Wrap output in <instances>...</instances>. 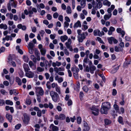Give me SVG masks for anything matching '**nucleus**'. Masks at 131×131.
<instances>
[{
  "mask_svg": "<svg viewBox=\"0 0 131 131\" xmlns=\"http://www.w3.org/2000/svg\"><path fill=\"white\" fill-rule=\"evenodd\" d=\"M111 108V104L108 102L102 103L100 110V112L102 114H107L108 110Z\"/></svg>",
  "mask_w": 131,
  "mask_h": 131,
  "instance_id": "obj_1",
  "label": "nucleus"
},
{
  "mask_svg": "<svg viewBox=\"0 0 131 131\" xmlns=\"http://www.w3.org/2000/svg\"><path fill=\"white\" fill-rule=\"evenodd\" d=\"M52 100L55 102L57 101L59 99V96L58 93L56 92L53 91H51L50 93Z\"/></svg>",
  "mask_w": 131,
  "mask_h": 131,
  "instance_id": "obj_2",
  "label": "nucleus"
},
{
  "mask_svg": "<svg viewBox=\"0 0 131 131\" xmlns=\"http://www.w3.org/2000/svg\"><path fill=\"white\" fill-rule=\"evenodd\" d=\"M91 110L93 111L92 113L94 115H98L99 114V110L96 108L95 106H92L90 108Z\"/></svg>",
  "mask_w": 131,
  "mask_h": 131,
  "instance_id": "obj_3",
  "label": "nucleus"
},
{
  "mask_svg": "<svg viewBox=\"0 0 131 131\" xmlns=\"http://www.w3.org/2000/svg\"><path fill=\"white\" fill-rule=\"evenodd\" d=\"M72 42V41L70 38H69L67 41V42L65 43V45L67 49H69L71 51H73V49L72 46H70Z\"/></svg>",
  "mask_w": 131,
  "mask_h": 131,
  "instance_id": "obj_4",
  "label": "nucleus"
},
{
  "mask_svg": "<svg viewBox=\"0 0 131 131\" xmlns=\"http://www.w3.org/2000/svg\"><path fill=\"white\" fill-rule=\"evenodd\" d=\"M25 75L29 78H32L34 75V73L31 71H28L25 72Z\"/></svg>",
  "mask_w": 131,
  "mask_h": 131,
  "instance_id": "obj_5",
  "label": "nucleus"
},
{
  "mask_svg": "<svg viewBox=\"0 0 131 131\" xmlns=\"http://www.w3.org/2000/svg\"><path fill=\"white\" fill-rule=\"evenodd\" d=\"M108 40L109 43L110 44L112 43V41L113 42L114 44H116L118 42L117 40L113 37H111L108 38Z\"/></svg>",
  "mask_w": 131,
  "mask_h": 131,
  "instance_id": "obj_6",
  "label": "nucleus"
},
{
  "mask_svg": "<svg viewBox=\"0 0 131 131\" xmlns=\"http://www.w3.org/2000/svg\"><path fill=\"white\" fill-rule=\"evenodd\" d=\"M24 119L23 120V122L26 125H27L29 123L30 119L29 116L26 115H24Z\"/></svg>",
  "mask_w": 131,
  "mask_h": 131,
  "instance_id": "obj_7",
  "label": "nucleus"
},
{
  "mask_svg": "<svg viewBox=\"0 0 131 131\" xmlns=\"http://www.w3.org/2000/svg\"><path fill=\"white\" fill-rule=\"evenodd\" d=\"M36 89L37 91H38L39 95L42 96L44 94V91L41 87H38Z\"/></svg>",
  "mask_w": 131,
  "mask_h": 131,
  "instance_id": "obj_8",
  "label": "nucleus"
},
{
  "mask_svg": "<svg viewBox=\"0 0 131 131\" xmlns=\"http://www.w3.org/2000/svg\"><path fill=\"white\" fill-rule=\"evenodd\" d=\"M116 31L117 33H120L122 35V37H123L125 34V32L124 30H122L121 28H118L116 29Z\"/></svg>",
  "mask_w": 131,
  "mask_h": 131,
  "instance_id": "obj_9",
  "label": "nucleus"
},
{
  "mask_svg": "<svg viewBox=\"0 0 131 131\" xmlns=\"http://www.w3.org/2000/svg\"><path fill=\"white\" fill-rule=\"evenodd\" d=\"M84 129L83 130V131H89L90 129V128L89 126L87 123L84 122Z\"/></svg>",
  "mask_w": 131,
  "mask_h": 131,
  "instance_id": "obj_10",
  "label": "nucleus"
},
{
  "mask_svg": "<svg viewBox=\"0 0 131 131\" xmlns=\"http://www.w3.org/2000/svg\"><path fill=\"white\" fill-rule=\"evenodd\" d=\"M96 69V67L93 65L89 66V70L90 72L92 74L94 73V71Z\"/></svg>",
  "mask_w": 131,
  "mask_h": 131,
  "instance_id": "obj_11",
  "label": "nucleus"
},
{
  "mask_svg": "<svg viewBox=\"0 0 131 131\" xmlns=\"http://www.w3.org/2000/svg\"><path fill=\"white\" fill-rule=\"evenodd\" d=\"M23 67L25 72L30 70V69L27 64L24 63L23 65Z\"/></svg>",
  "mask_w": 131,
  "mask_h": 131,
  "instance_id": "obj_12",
  "label": "nucleus"
},
{
  "mask_svg": "<svg viewBox=\"0 0 131 131\" xmlns=\"http://www.w3.org/2000/svg\"><path fill=\"white\" fill-rule=\"evenodd\" d=\"M50 127L51 128L53 131H58L59 130V128L58 127L54 126L53 124H51Z\"/></svg>",
  "mask_w": 131,
  "mask_h": 131,
  "instance_id": "obj_13",
  "label": "nucleus"
},
{
  "mask_svg": "<svg viewBox=\"0 0 131 131\" xmlns=\"http://www.w3.org/2000/svg\"><path fill=\"white\" fill-rule=\"evenodd\" d=\"M17 27L19 29H21L23 30H25L26 29V27L25 26L21 24H18L17 26Z\"/></svg>",
  "mask_w": 131,
  "mask_h": 131,
  "instance_id": "obj_14",
  "label": "nucleus"
},
{
  "mask_svg": "<svg viewBox=\"0 0 131 131\" xmlns=\"http://www.w3.org/2000/svg\"><path fill=\"white\" fill-rule=\"evenodd\" d=\"M6 118L8 120L10 123L12 122V116L9 114H7L6 116Z\"/></svg>",
  "mask_w": 131,
  "mask_h": 131,
  "instance_id": "obj_15",
  "label": "nucleus"
},
{
  "mask_svg": "<svg viewBox=\"0 0 131 131\" xmlns=\"http://www.w3.org/2000/svg\"><path fill=\"white\" fill-rule=\"evenodd\" d=\"M89 61V59L88 58V57H85L83 60V66L84 68L86 67V65L85 63H87Z\"/></svg>",
  "mask_w": 131,
  "mask_h": 131,
  "instance_id": "obj_16",
  "label": "nucleus"
},
{
  "mask_svg": "<svg viewBox=\"0 0 131 131\" xmlns=\"http://www.w3.org/2000/svg\"><path fill=\"white\" fill-rule=\"evenodd\" d=\"M71 70L73 72V74L78 73L79 71V68L76 67H72Z\"/></svg>",
  "mask_w": 131,
  "mask_h": 131,
  "instance_id": "obj_17",
  "label": "nucleus"
},
{
  "mask_svg": "<svg viewBox=\"0 0 131 131\" xmlns=\"http://www.w3.org/2000/svg\"><path fill=\"white\" fill-rule=\"evenodd\" d=\"M9 3L10 4V5L12 7H13L15 8H16L17 6V1H16L12 2L9 1Z\"/></svg>",
  "mask_w": 131,
  "mask_h": 131,
  "instance_id": "obj_18",
  "label": "nucleus"
},
{
  "mask_svg": "<svg viewBox=\"0 0 131 131\" xmlns=\"http://www.w3.org/2000/svg\"><path fill=\"white\" fill-rule=\"evenodd\" d=\"M60 39L62 42H64L68 39V37L66 35L61 36L60 37Z\"/></svg>",
  "mask_w": 131,
  "mask_h": 131,
  "instance_id": "obj_19",
  "label": "nucleus"
},
{
  "mask_svg": "<svg viewBox=\"0 0 131 131\" xmlns=\"http://www.w3.org/2000/svg\"><path fill=\"white\" fill-rule=\"evenodd\" d=\"M81 27V22L79 20H78L75 23L73 27L74 28L75 27Z\"/></svg>",
  "mask_w": 131,
  "mask_h": 131,
  "instance_id": "obj_20",
  "label": "nucleus"
},
{
  "mask_svg": "<svg viewBox=\"0 0 131 131\" xmlns=\"http://www.w3.org/2000/svg\"><path fill=\"white\" fill-rule=\"evenodd\" d=\"M35 54L37 57V59L38 61H39L40 60V58L39 56V51L37 50H36L35 51Z\"/></svg>",
  "mask_w": 131,
  "mask_h": 131,
  "instance_id": "obj_21",
  "label": "nucleus"
},
{
  "mask_svg": "<svg viewBox=\"0 0 131 131\" xmlns=\"http://www.w3.org/2000/svg\"><path fill=\"white\" fill-rule=\"evenodd\" d=\"M102 6V3L101 2H99L97 4L96 6H95V8L97 10L98 8H100Z\"/></svg>",
  "mask_w": 131,
  "mask_h": 131,
  "instance_id": "obj_22",
  "label": "nucleus"
},
{
  "mask_svg": "<svg viewBox=\"0 0 131 131\" xmlns=\"http://www.w3.org/2000/svg\"><path fill=\"white\" fill-rule=\"evenodd\" d=\"M103 3L104 5L107 6L108 7L110 6L111 4L110 2L108 1L107 0H104Z\"/></svg>",
  "mask_w": 131,
  "mask_h": 131,
  "instance_id": "obj_23",
  "label": "nucleus"
},
{
  "mask_svg": "<svg viewBox=\"0 0 131 131\" xmlns=\"http://www.w3.org/2000/svg\"><path fill=\"white\" fill-rule=\"evenodd\" d=\"M8 27L7 25L6 24H1L0 25V28L4 30H6L7 28Z\"/></svg>",
  "mask_w": 131,
  "mask_h": 131,
  "instance_id": "obj_24",
  "label": "nucleus"
},
{
  "mask_svg": "<svg viewBox=\"0 0 131 131\" xmlns=\"http://www.w3.org/2000/svg\"><path fill=\"white\" fill-rule=\"evenodd\" d=\"M131 63V60H129L125 62L123 64V66L125 67H127L128 65Z\"/></svg>",
  "mask_w": 131,
  "mask_h": 131,
  "instance_id": "obj_25",
  "label": "nucleus"
},
{
  "mask_svg": "<svg viewBox=\"0 0 131 131\" xmlns=\"http://www.w3.org/2000/svg\"><path fill=\"white\" fill-rule=\"evenodd\" d=\"M86 0H82L81 2V7L83 8L86 5Z\"/></svg>",
  "mask_w": 131,
  "mask_h": 131,
  "instance_id": "obj_26",
  "label": "nucleus"
},
{
  "mask_svg": "<svg viewBox=\"0 0 131 131\" xmlns=\"http://www.w3.org/2000/svg\"><path fill=\"white\" fill-rule=\"evenodd\" d=\"M118 122L119 123L121 124L122 125L124 124V123L123 121V118L122 117L119 116L118 119Z\"/></svg>",
  "mask_w": 131,
  "mask_h": 131,
  "instance_id": "obj_27",
  "label": "nucleus"
},
{
  "mask_svg": "<svg viewBox=\"0 0 131 131\" xmlns=\"http://www.w3.org/2000/svg\"><path fill=\"white\" fill-rule=\"evenodd\" d=\"M5 102L7 105H12L13 104V102L9 100H6Z\"/></svg>",
  "mask_w": 131,
  "mask_h": 131,
  "instance_id": "obj_28",
  "label": "nucleus"
},
{
  "mask_svg": "<svg viewBox=\"0 0 131 131\" xmlns=\"http://www.w3.org/2000/svg\"><path fill=\"white\" fill-rule=\"evenodd\" d=\"M104 122L105 124L106 125H107L110 124L111 122V120H110L108 119H105L104 120Z\"/></svg>",
  "mask_w": 131,
  "mask_h": 131,
  "instance_id": "obj_29",
  "label": "nucleus"
},
{
  "mask_svg": "<svg viewBox=\"0 0 131 131\" xmlns=\"http://www.w3.org/2000/svg\"><path fill=\"white\" fill-rule=\"evenodd\" d=\"M66 116L64 114H61L59 115V120H62L66 118Z\"/></svg>",
  "mask_w": 131,
  "mask_h": 131,
  "instance_id": "obj_30",
  "label": "nucleus"
},
{
  "mask_svg": "<svg viewBox=\"0 0 131 131\" xmlns=\"http://www.w3.org/2000/svg\"><path fill=\"white\" fill-rule=\"evenodd\" d=\"M30 58L35 63H36L37 61V58H36V57L34 55H31L30 56Z\"/></svg>",
  "mask_w": 131,
  "mask_h": 131,
  "instance_id": "obj_31",
  "label": "nucleus"
},
{
  "mask_svg": "<svg viewBox=\"0 0 131 131\" xmlns=\"http://www.w3.org/2000/svg\"><path fill=\"white\" fill-rule=\"evenodd\" d=\"M111 16V14H109V15H105L104 16V18L105 20H107L109 19Z\"/></svg>",
  "mask_w": 131,
  "mask_h": 131,
  "instance_id": "obj_32",
  "label": "nucleus"
},
{
  "mask_svg": "<svg viewBox=\"0 0 131 131\" xmlns=\"http://www.w3.org/2000/svg\"><path fill=\"white\" fill-rule=\"evenodd\" d=\"M9 40V36H6L5 38H3L2 40L3 41V43L5 42V40L8 41Z\"/></svg>",
  "mask_w": 131,
  "mask_h": 131,
  "instance_id": "obj_33",
  "label": "nucleus"
},
{
  "mask_svg": "<svg viewBox=\"0 0 131 131\" xmlns=\"http://www.w3.org/2000/svg\"><path fill=\"white\" fill-rule=\"evenodd\" d=\"M40 51L42 55H45L46 52V49L45 48H43L40 50Z\"/></svg>",
  "mask_w": 131,
  "mask_h": 131,
  "instance_id": "obj_34",
  "label": "nucleus"
},
{
  "mask_svg": "<svg viewBox=\"0 0 131 131\" xmlns=\"http://www.w3.org/2000/svg\"><path fill=\"white\" fill-rule=\"evenodd\" d=\"M114 107L116 112H118L119 111V108L118 106L116 104H114L113 105Z\"/></svg>",
  "mask_w": 131,
  "mask_h": 131,
  "instance_id": "obj_35",
  "label": "nucleus"
},
{
  "mask_svg": "<svg viewBox=\"0 0 131 131\" xmlns=\"http://www.w3.org/2000/svg\"><path fill=\"white\" fill-rule=\"evenodd\" d=\"M122 101L120 102L119 104L121 105H124L125 104V101H124V98L123 95L122 96Z\"/></svg>",
  "mask_w": 131,
  "mask_h": 131,
  "instance_id": "obj_36",
  "label": "nucleus"
},
{
  "mask_svg": "<svg viewBox=\"0 0 131 131\" xmlns=\"http://www.w3.org/2000/svg\"><path fill=\"white\" fill-rule=\"evenodd\" d=\"M66 12L67 14H70L71 13V10L70 7L68 6L67 7Z\"/></svg>",
  "mask_w": 131,
  "mask_h": 131,
  "instance_id": "obj_37",
  "label": "nucleus"
},
{
  "mask_svg": "<svg viewBox=\"0 0 131 131\" xmlns=\"http://www.w3.org/2000/svg\"><path fill=\"white\" fill-rule=\"evenodd\" d=\"M43 62L45 65L46 66L45 69H47L48 66H49V62L47 60H45Z\"/></svg>",
  "mask_w": 131,
  "mask_h": 131,
  "instance_id": "obj_38",
  "label": "nucleus"
},
{
  "mask_svg": "<svg viewBox=\"0 0 131 131\" xmlns=\"http://www.w3.org/2000/svg\"><path fill=\"white\" fill-rule=\"evenodd\" d=\"M77 123L79 124H81V118L80 117H78L77 119Z\"/></svg>",
  "mask_w": 131,
  "mask_h": 131,
  "instance_id": "obj_39",
  "label": "nucleus"
},
{
  "mask_svg": "<svg viewBox=\"0 0 131 131\" xmlns=\"http://www.w3.org/2000/svg\"><path fill=\"white\" fill-rule=\"evenodd\" d=\"M26 102L27 104L30 105L31 103V101L30 99L28 98L26 99Z\"/></svg>",
  "mask_w": 131,
  "mask_h": 131,
  "instance_id": "obj_40",
  "label": "nucleus"
},
{
  "mask_svg": "<svg viewBox=\"0 0 131 131\" xmlns=\"http://www.w3.org/2000/svg\"><path fill=\"white\" fill-rule=\"evenodd\" d=\"M97 39L98 41L100 42V43L103 44L104 43V42L102 40L101 38L99 37H97Z\"/></svg>",
  "mask_w": 131,
  "mask_h": 131,
  "instance_id": "obj_41",
  "label": "nucleus"
},
{
  "mask_svg": "<svg viewBox=\"0 0 131 131\" xmlns=\"http://www.w3.org/2000/svg\"><path fill=\"white\" fill-rule=\"evenodd\" d=\"M5 101L4 100L2 99H0V106H2L4 105L5 104Z\"/></svg>",
  "mask_w": 131,
  "mask_h": 131,
  "instance_id": "obj_42",
  "label": "nucleus"
},
{
  "mask_svg": "<svg viewBox=\"0 0 131 131\" xmlns=\"http://www.w3.org/2000/svg\"><path fill=\"white\" fill-rule=\"evenodd\" d=\"M83 89L84 91L87 93L89 89L86 86H84L83 87Z\"/></svg>",
  "mask_w": 131,
  "mask_h": 131,
  "instance_id": "obj_43",
  "label": "nucleus"
},
{
  "mask_svg": "<svg viewBox=\"0 0 131 131\" xmlns=\"http://www.w3.org/2000/svg\"><path fill=\"white\" fill-rule=\"evenodd\" d=\"M36 94H37V101H38L39 102H40L41 101L40 100L41 95H39L38 93V94L36 93Z\"/></svg>",
  "mask_w": 131,
  "mask_h": 131,
  "instance_id": "obj_44",
  "label": "nucleus"
},
{
  "mask_svg": "<svg viewBox=\"0 0 131 131\" xmlns=\"http://www.w3.org/2000/svg\"><path fill=\"white\" fill-rule=\"evenodd\" d=\"M34 46L33 44L32 43L30 42L28 45V48L33 49Z\"/></svg>",
  "mask_w": 131,
  "mask_h": 131,
  "instance_id": "obj_45",
  "label": "nucleus"
},
{
  "mask_svg": "<svg viewBox=\"0 0 131 131\" xmlns=\"http://www.w3.org/2000/svg\"><path fill=\"white\" fill-rule=\"evenodd\" d=\"M37 70L39 72H41L44 71V69L39 67L37 68Z\"/></svg>",
  "mask_w": 131,
  "mask_h": 131,
  "instance_id": "obj_46",
  "label": "nucleus"
},
{
  "mask_svg": "<svg viewBox=\"0 0 131 131\" xmlns=\"http://www.w3.org/2000/svg\"><path fill=\"white\" fill-rule=\"evenodd\" d=\"M119 66H118L116 67V68H115L114 69V71H113L114 70H112L111 71V72L113 73H115L119 69Z\"/></svg>",
  "mask_w": 131,
  "mask_h": 131,
  "instance_id": "obj_47",
  "label": "nucleus"
},
{
  "mask_svg": "<svg viewBox=\"0 0 131 131\" xmlns=\"http://www.w3.org/2000/svg\"><path fill=\"white\" fill-rule=\"evenodd\" d=\"M42 112L41 111L39 110L37 112V116L38 117H40L41 116Z\"/></svg>",
  "mask_w": 131,
  "mask_h": 131,
  "instance_id": "obj_48",
  "label": "nucleus"
},
{
  "mask_svg": "<svg viewBox=\"0 0 131 131\" xmlns=\"http://www.w3.org/2000/svg\"><path fill=\"white\" fill-rule=\"evenodd\" d=\"M23 59L25 62H27L28 61L29 59L27 57L24 56H23Z\"/></svg>",
  "mask_w": 131,
  "mask_h": 131,
  "instance_id": "obj_49",
  "label": "nucleus"
},
{
  "mask_svg": "<svg viewBox=\"0 0 131 131\" xmlns=\"http://www.w3.org/2000/svg\"><path fill=\"white\" fill-rule=\"evenodd\" d=\"M21 126V124H18L15 126V128L16 129H18L20 128Z\"/></svg>",
  "mask_w": 131,
  "mask_h": 131,
  "instance_id": "obj_50",
  "label": "nucleus"
},
{
  "mask_svg": "<svg viewBox=\"0 0 131 131\" xmlns=\"http://www.w3.org/2000/svg\"><path fill=\"white\" fill-rule=\"evenodd\" d=\"M59 16V14L57 12H56L54 13L53 15V16L54 18H57Z\"/></svg>",
  "mask_w": 131,
  "mask_h": 131,
  "instance_id": "obj_51",
  "label": "nucleus"
},
{
  "mask_svg": "<svg viewBox=\"0 0 131 131\" xmlns=\"http://www.w3.org/2000/svg\"><path fill=\"white\" fill-rule=\"evenodd\" d=\"M50 38L52 40L54 39L55 38L56 35L55 34H51L50 36Z\"/></svg>",
  "mask_w": 131,
  "mask_h": 131,
  "instance_id": "obj_52",
  "label": "nucleus"
},
{
  "mask_svg": "<svg viewBox=\"0 0 131 131\" xmlns=\"http://www.w3.org/2000/svg\"><path fill=\"white\" fill-rule=\"evenodd\" d=\"M46 79V80H48L50 76V74L48 73H46L45 74Z\"/></svg>",
  "mask_w": 131,
  "mask_h": 131,
  "instance_id": "obj_53",
  "label": "nucleus"
},
{
  "mask_svg": "<svg viewBox=\"0 0 131 131\" xmlns=\"http://www.w3.org/2000/svg\"><path fill=\"white\" fill-rule=\"evenodd\" d=\"M84 96V94L83 92L81 91L80 92L79 94V97L80 99L81 100Z\"/></svg>",
  "mask_w": 131,
  "mask_h": 131,
  "instance_id": "obj_54",
  "label": "nucleus"
},
{
  "mask_svg": "<svg viewBox=\"0 0 131 131\" xmlns=\"http://www.w3.org/2000/svg\"><path fill=\"white\" fill-rule=\"evenodd\" d=\"M56 91L58 92L59 94H60L61 93L60 88L59 87H56Z\"/></svg>",
  "mask_w": 131,
  "mask_h": 131,
  "instance_id": "obj_55",
  "label": "nucleus"
},
{
  "mask_svg": "<svg viewBox=\"0 0 131 131\" xmlns=\"http://www.w3.org/2000/svg\"><path fill=\"white\" fill-rule=\"evenodd\" d=\"M117 93V91L115 89H114L113 90L112 92V94L114 96Z\"/></svg>",
  "mask_w": 131,
  "mask_h": 131,
  "instance_id": "obj_56",
  "label": "nucleus"
},
{
  "mask_svg": "<svg viewBox=\"0 0 131 131\" xmlns=\"http://www.w3.org/2000/svg\"><path fill=\"white\" fill-rule=\"evenodd\" d=\"M125 39L126 40L128 41H131V38L128 36H126L125 37Z\"/></svg>",
  "mask_w": 131,
  "mask_h": 131,
  "instance_id": "obj_57",
  "label": "nucleus"
},
{
  "mask_svg": "<svg viewBox=\"0 0 131 131\" xmlns=\"http://www.w3.org/2000/svg\"><path fill=\"white\" fill-rule=\"evenodd\" d=\"M29 64L30 67L31 68H32V67L34 65V64L32 62L30 61H29Z\"/></svg>",
  "mask_w": 131,
  "mask_h": 131,
  "instance_id": "obj_58",
  "label": "nucleus"
},
{
  "mask_svg": "<svg viewBox=\"0 0 131 131\" xmlns=\"http://www.w3.org/2000/svg\"><path fill=\"white\" fill-rule=\"evenodd\" d=\"M58 19L59 20L62 21H63V16L61 15H60L59 16Z\"/></svg>",
  "mask_w": 131,
  "mask_h": 131,
  "instance_id": "obj_59",
  "label": "nucleus"
},
{
  "mask_svg": "<svg viewBox=\"0 0 131 131\" xmlns=\"http://www.w3.org/2000/svg\"><path fill=\"white\" fill-rule=\"evenodd\" d=\"M3 84L6 86H8L9 85V83L7 81H4L3 82Z\"/></svg>",
  "mask_w": 131,
  "mask_h": 131,
  "instance_id": "obj_60",
  "label": "nucleus"
},
{
  "mask_svg": "<svg viewBox=\"0 0 131 131\" xmlns=\"http://www.w3.org/2000/svg\"><path fill=\"white\" fill-rule=\"evenodd\" d=\"M65 54L67 56H68L69 54V52L67 49H65L64 50Z\"/></svg>",
  "mask_w": 131,
  "mask_h": 131,
  "instance_id": "obj_61",
  "label": "nucleus"
},
{
  "mask_svg": "<svg viewBox=\"0 0 131 131\" xmlns=\"http://www.w3.org/2000/svg\"><path fill=\"white\" fill-rule=\"evenodd\" d=\"M47 19L49 20H51L52 18V16L50 14H48L47 15Z\"/></svg>",
  "mask_w": 131,
  "mask_h": 131,
  "instance_id": "obj_62",
  "label": "nucleus"
},
{
  "mask_svg": "<svg viewBox=\"0 0 131 131\" xmlns=\"http://www.w3.org/2000/svg\"><path fill=\"white\" fill-rule=\"evenodd\" d=\"M26 3L28 6H30L31 4V2L29 0H27L26 1Z\"/></svg>",
  "mask_w": 131,
  "mask_h": 131,
  "instance_id": "obj_63",
  "label": "nucleus"
},
{
  "mask_svg": "<svg viewBox=\"0 0 131 131\" xmlns=\"http://www.w3.org/2000/svg\"><path fill=\"white\" fill-rule=\"evenodd\" d=\"M25 41L26 42H27L29 40L28 35L27 34H26L25 35Z\"/></svg>",
  "mask_w": 131,
  "mask_h": 131,
  "instance_id": "obj_64",
  "label": "nucleus"
}]
</instances>
